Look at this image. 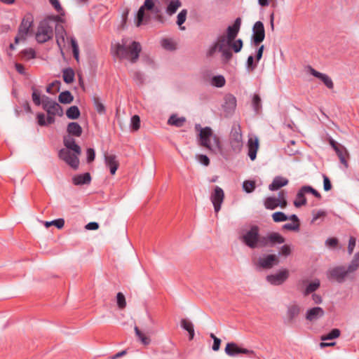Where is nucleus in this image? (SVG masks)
<instances>
[{
    "label": "nucleus",
    "mask_w": 359,
    "mask_h": 359,
    "mask_svg": "<svg viewBox=\"0 0 359 359\" xmlns=\"http://www.w3.org/2000/svg\"><path fill=\"white\" fill-rule=\"evenodd\" d=\"M320 286V282L318 279H316L314 281L310 283L304 290L303 294L304 296H308L309 294L316 291Z\"/></svg>",
    "instance_id": "nucleus-30"
},
{
    "label": "nucleus",
    "mask_w": 359,
    "mask_h": 359,
    "mask_svg": "<svg viewBox=\"0 0 359 359\" xmlns=\"http://www.w3.org/2000/svg\"><path fill=\"white\" fill-rule=\"evenodd\" d=\"M211 83L215 87L222 88L225 85L226 80L222 75L214 76L212 78Z\"/></svg>",
    "instance_id": "nucleus-40"
},
{
    "label": "nucleus",
    "mask_w": 359,
    "mask_h": 359,
    "mask_svg": "<svg viewBox=\"0 0 359 359\" xmlns=\"http://www.w3.org/2000/svg\"><path fill=\"white\" fill-rule=\"evenodd\" d=\"M91 182V176L89 172L76 175L72 177V182L74 185L89 184Z\"/></svg>",
    "instance_id": "nucleus-23"
},
{
    "label": "nucleus",
    "mask_w": 359,
    "mask_h": 359,
    "mask_svg": "<svg viewBox=\"0 0 359 359\" xmlns=\"http://www.w3.org/2000/svg\"><path fill=\"white\" fill-rule=\"evenodd\" d=\"M300 310L299 306L297 304L290 305L287 309V318L285 320V323L287 325L292 324L300 313Z\"/></svg>",
    "instance_id": "nucleus-17"
},
{
    "label": "nucleus",
    "mask_w": 359,
    "mask_h": 359,
    "mask_svg": "<svg viewBox=\"0 0 359 359\" xmlns=\"http://www.w3.org/2000/svg\"><path fill=\"white\" fill-rule=\"evenodd\" d=\"M323 189L325 191H329L332 189V185L330 178L325 174H323Z\"/></svg>",
    "instance_id": "nucleus-61"
},
{
    "label": "nucleus",
    "mask_w": 359,
    "mask_h": 359,
    "mask_svg": "<svg viewBox=\"0 0 359 359\" xmlns=\"http://www.w3.org/2000/svg\"><path fill=\"white\" fill-rule=\"evenodd\" d=\"M161 46L167 50H174L176 49L175 43L169 39H163L161 41Z\"/></svg>",
    "instance_id": "nucleus-41"
},
{
    "label": "nucleus",
    "mask_w": 359,
    "mask_h": 359,
    "mask_svg": "<svg viewBox=\"0 0 359 359\" xmlns=\"http://www.w3.org/2000/svg\"><path fill=\"white\" fill-rule=\"evenodd\" d=\"M49 2L53 6L55 10L61 15H65V11L63 10L58 0H49Z\"/></svg>",
    "instance_id": "nucleus-58"
},
{
    "label": "nucleus",
    "mask_w": 359,
    "mask_h": 359,
    "mask_svg": "<svg viewBox=\"0 0 359 359\" xmlns=\"http://www.w3.org/2000/svg\"><path fill=\"white\" fill-rule=\"evenodd\" d=\"M74 71L70 67L65 69L62 72L63 81L67 84L72 83L74 81Z\"/></svg>",
    "instance_id": "nucleus-32"
},
{
    "label": "nucleus",
    "mask_w": 359,
    "mask_h": 359,
    "mask_svg": "<svg viewBox=\"0 0 359 359\" xmlns=\"http://www.w3.org/2000/svg\"><path fill=\"white\" fill-rule=\"evenodd\" d=\"M127 42L128 40L123 38L121 43H111V55L115 59L119 60L127 59L132 63H135L140 57L142 50L141 45L139 42L133 41L129 46H127Z\"/></svg>",
    "instance_id": "nucleus-3"
},
{
    "label": "nucleus",
    "mask_w": 359,
    "mask_h": 359,
    "mask_svg": "<svg viewBox=\"0 0 359 359\" xmlns=\"http://www.w3.org/2000/svg\"><path fill=\"white\" fill-rule=\"evenodd\" d=\"M62 16L63 15H61L60 14V15H48L43 20H48V22H49V24H51V22H53L64 23L65 19L62 18Z\"/></svg>",
    "instance_id": "nucleus-55"
},
{
    "label": "nucleus",
    "mask_w": 359,
    "mask_h": 359,
    "mask_svg": "<svg viewBox=\"0 0 359 359\" xmlns=\"http://www.w3.org/2000/svg\"><path fill=\"white\" fill-rule=\"evenodd\" d=\"M337 155L338 156L340 162L345 166V168L348 167V163L347 160L346 159V156H349V154L346 150V149L343 146L341 147L338 151H335Z\"/></svg>",
    "instance_id": "nucleus-33"
},
{
    "label": "nucleus",
    "mask_w": 359,
    "mask_h": 359,
    "mask_svg": "<svg viewBox=\"0 0 359 359\" xmlns=\"http://www.w3.org/2000/svg\"><path fill=\"white\" fill-rule=\"evenodd\" d=\"M74 100V96L69 90H65L58 96V101L62 104H70Z\"/></svg>",
    "instance_id": "nucleus-31"
},
{
    "label": "nucleus",
    "mask_w": 359,
    "mask_h": 359,
    "mask_svg": "<svg viewBox=\"0 0 359 359\" xmlns=\"http://www.w3.org/2000/svg\"><path fill=\"white\" fill-rule=\"evenodd\" d=\"M282 229L283 230H289V231H299L300 229V224H295V223H287L285 224Z\"/></svg>",
    "instance_id": "nucleus-59"
},
{
    "label": "nucleus",
    "mask_w": 359,
    "mask_h": 359,
    "mask_svg": "<svg viewBox=\"0 0 359 359\" xmlns=\"http://www.w3.org/2000/svg\"><path fill=\"white\" fill-rule=\"evenodd\" d=\"M55 37H56V41L59 46H60V40L62 41V42L65 41V36L66 34V31L62 25L56 24L55 27Z\"/></svg>",
    "instance_id": "nucleus-28"
},
{
    "label": "nucleus",
    "mask_w": 359,
    "mask_h": 359,
    "mask_svg": "<svg viewBox=\"0 0 359 359\" xmlns=\"http://www.w3.org/2000/svg\"><path fill=\"white\" fill-rule=\"evenodd\" d=\"M256 188V183L253 180H245L243 183V190L248 193H252Z\"/></svg>",
    "instance_id": "nucleus-42"
},
{
    "label": "nucleus",
    "mask_w": 359,
    "mask_h": 359,
    "mask_svg": "<svg viewBox=\"0 0 359 359\" xmlns=\"http://www.w3.org/2000/svg\"><path fill=\"white\" fill-rule=\"evenodd\" d=\"M86 161L88 163H92L95 158V152L94 149L88 148L86 151Z\"/></svg>",
    "instance_id": "nucleus-62"
},
{
    "label": "nucleus",
    "mask_w": 359,
    "mask_h": 359,
    "mask_svg": "<svg viewBox=\"0 0 359 359\" xmlns=\"http://www.w3.org/2000/svg\"><path fill=\"white\" fill-rule=\"evenodd\" d=\"M187 11L186 9L182 10L177 15V24L181 26L184 23L187 19Z\"/></svg>",
    "instance_id": "nucleus-57"
},
{
    "label": "nucleus",
    "mask_w": 359,
    "mask_h": 359,
    "mask_svg": "<svg viewBox=\"0 0 359 359\" xmlns=\"http://www.w3.org/2000/svg\"><path fill=\"white\" fill-rule=\"evenodd\" d=\"M248 155L251 161H255L257 157V153L259 148V142L257 138L253 140L250 138L248 142Z\"/></svg>",
    "instance_id": "nucleus-22"
},
{
    "label": "nucleus",
    "mask_w": 359,
    "mask_h": 359,
    "mask_svg": "<svg viewBox=\"0 0 359 359\" xmlns=\"http://www.w3.org/2000/svg\"><path fill=\"white\" fill-rule=\"evenodd\" d=\"M292 252L291 248L289 245H283L278 252V255L280 256L287 257L290 255Z\"/></svg>",
    "instance_id": "nucleus-60"
},
{
    "label": "nucleus",
    "mask_w": 359,
    "mask_h": 359,
    "mask_svg": "<svg viewBox=\"0 0 359 359\" xmlns=\"http://www.w3.org/2000/svg\"><path fill=\"white\" fill-rule=\"evenodd\" d=\"M231 42H229L228 38L224 35H220L217 38V41L215 43L218 46V50H222L226 48V46L231 45Z\"/></svg>",
    "instance_id": "nucleus-36"
},
{
    "label": "nucleus",
    "mask_w": 359,
    "mask_h": 359,
    "mask_svg": "<svg viewBox=\"0 0 359 359\" xmlns=\"http://www.w3.org/2000/svg\"><path fill=\"white\" fill-rule=\"evenodd\" d=\"M71 46L72 48L73 56L76 60L79 61V48L76 40L72 37L70 40Z\"/></svg>",
    "instance_id": "nucleus-45"
},
{
    "label": "nucleus",
    "mask_w": 359,
    "mask_h": 359,
    "mask_svg": "<svg viewBox=\"0 0 359 359\" xmlns=\"http://www.w3.org/2000/svg\"><path fill=\"white\" fill-rule=\"evenodd\" d=\"M135 331L136 335L138 337L143 344L148 345L150 343V339L144 336V334L139 330L137 326L135 327Z\"/></svg>",
    "instance_id": "nucleus-56"
},
{
    "label": "nucleus",
    "mask_w": 359,
    "mask_h": 359,
    "mask_svg": "<svg viewBox=\"0 0 359 359\" xmlns=\"http://www.w3.org/2000/svg\"><path fill=\"white\" fill-rule=\"evenodd\" d=\"M359 267V262L356 260L355 259H353L351 262L350 264L348 265L347 269L349 271V273L354 272L358 269Z\"/></svg>",
    "instance_id": "nucleus-64"
},
{
    "label": "nucleus",
    "mask_w": 359,
    "mask_h": 359,
    "mask_svg": "<svg viewBox=\"0 0 359 359\" xmlns=\"http://www.w3.org/2000/svg\"><path fill=\"white\" fill-rule=\"evenodd\" d=\"M241 25V19L240 18H237L233 24L230 25L226 29V34H224L227 38L229 42H232L236 38Z\"/></svg>",
    "instance_id": "nucleus-16"
},
{
    "label": "nucleus",
    "mask_w": 359,
    "mask_h": 359,
    "mask_svg": "<svg viewBox=\"0 0 359 359\" xmlns=\"http://www.w3.org/2000/svg\"><path fill=\"white\" fill-rule=\"evenodd\" d=\"M32 101L34 104L36 106H39L42 104V99L41 100V93L39 90L36 88L34 86H32Z\"/></svg>",
    "instance_id": "nucleus-39"
},
{
    "label": "nucleus",
    "mask_w": 359,
    "mask_h": 359,
    "mask_svg": "<svg viewBox=\"0 0 359 359\" xmlns=\"http://www.w3.org/2000/svg\"><path fill=\"white\" fill-rule=\"evenodd\" d=\"M325 314L324 310L321 307H313L308 309L306 313V319L309 321H316Z\"/></svg>",
    "instance_id": "nucleus-19"
},
{
    "label": "nucleus",
    "mask_w": 359,
    "mask_h": 359,
    "mask_svg": "<svg viewBox=\"0 0 359 359\" xmlns=\"http://www.w3.org/2000/svg\"><path fill=\"white\" fill-rule=\"evenodd\" d=\"M21 56L26 60L34 59L36 57V51L32 48H26L21 51Z\"/></svg>",
    "instance_id": "nucleus-44"
},
{
    "label": "nucleus",
    "mask_w": 359,
    "mask_h": 359,
    "mask_svg": "<svg viewBox=\"0 0 359 359\" xmlns=\"http://www.w3.org/2000/svg\"><path fill=\"white\" fill-rule=\"evenodd\" d=\"M67 135L63 137V144L66 148H62L58 151V157L65 161L73 170H76L79 167V158L81 154V149L73 136L80 137L83 130L81 126L76 122H71L67 125Z\"/></svg>",
    "instance_id": "nucleus-1"
},
{
    "label": "nucleus",
    "mask_w": 359,
    "mask_h": 359,
    "mask_svg": "<svg viewBox=\"0 0 359 359\" xmlns=\"http://www.w3.org/2000/svg\"><path fill=\"white\" fill-rule=\"evenodd\" d=\"M196 159L203 165L208 166L210 165V159L208 156L205 154L196 155Z\"/></svg>",
    "instance_id": "nucleus-63"
},
{
    "label": "nucleus",
    "mask_w": 359,
    "mask_h": 359,
    "mask_svg": "<svg viewBox=\"0 0 359 359\" xmlns=\"http://www.w3.org/2000/svg\"><path fill=\"white\" fill-rule=\"evenodd\" d=\"M229 144L234 154L241 153L243 147V141L240 125L232 126L229 135Z\"/></svg>",
    "instance_id": "nucleus-7"
},
{
    "label": "nucleus",
    "mask_w": 359,
    "mask_h": 359,
    "mask_svg": "<svg viewBox=\"0 0 359 359\" xmlns=\"http://www.w3.org/2000/svg\"><path fill=\"white\" fill-rule=\"evenodd\" d=\"M224 193L223 189L221 187L216 186L210 196V200L212 203L214 210L216 213L220 210L221 205L224 201Z\"/></svg>",
    "instance_id": "nucleus-13"
},
{
    "label": "nucleus",
    "mask_w": 359,
    "mask_h": 359,
    "mask_svg": "<svg viewBox=\"0 0 359 359\" xmlns=\"http://www.w3.org/2000/svg\"><path fill=\"white\" fill-rule=\"evenodd\" d=\"M195 130L198 132L197 141L198 145L205 147L210 154H217L222 151V146L219 137L213 134L212 128L209 126L202 128L201 124L196 123Z\"/></svg>",
    "instance_id": "nucleus-4"
},
{
    "label": "nucleus",
    "mask_w": 359,
    "mask_h": 359,
    "mask_svg": "<svg viewBox=\"0 0 359 359\" xmlns=\"http://www.w3.org/2000/svg\"><path fill=\"white\" fill-rule=\"evenodd\" d=\"M224 102L222 105L224 111L231 114L236 107V98L232 94H226L224 97Z\"/></svg>",
    "instance_id": "nucleus-18"
},
{
    "label": "nucleus",
    "mask_w": 359,
    "mask_h": 359,
    "mask_svg": "<svg viewBox=\"0 0 359 359\" xmlns=\"http://www.w3.org/2000/svg\"><path fill=\"white\" fill-rule=\"evenodd\" d=\"M265 38L264 24L261 21L255 23L252 27V42L254 46H258Z\"/></svg>",
    "instance_id": "nucleus-10"
},
{
    "label": "nucleus",
    "mask_w": 359,
    "mask_h": 359,
    "mask_svg": "<svg viewBox=\"0 0 359 359\" xmlns=\"http://www.w3.org/2000/svg\"><path fill=\"white\" fill-rule=\"evenodd\" d=\"M104 162L109 168L111 175H114L119 166V163L116 160V156L114 154L107 155L104 157Z\"/></svg>",
    "instance_id": "nucleus-20"
},
{
    "label": "nucleus",
    "mask_w": 359,
    "mask_h": 359,
    "mask_svg": "<svg viewBox=\"0 0 359 359\" xmlns=\"http://www.w3.org/2000/svg\"><path fill=\"white\" fill-rule=\"evenodd\" d=\"M243 43L242 39H238L236 41H232L231 43V45H229V47H231L233 49V50L236 53H237L241 50V49L243 48Z\"/></svg>",
    "instance_id": "nucleus-53"
},
{
    "label": "nucleus",
    "mask_w": 359,
    "mask_h": 359,
    "mask_svg": "<svg viewBox=\"0 0 359 359\" xmlns=\"http://www.w3.org/2000/svg\"><path fill=\"white\" fill-rule=\"evenodd\" d=\"M186 118L184 116L178 117L177 114H172L168 120V124L180 128L184 126Z\"/></svg>",
    "instance_id": "nucleus-26"
},
{
    "label": "nucleus",
    "mask_w": 359,
    "mask_h": 359,
    "mask_svg": "<svg viewBox=\"0 0 359 359\" xmlns=\"http://www.w3.org/2000/svg\"><path fill=\"white\" fill-rule=\"evenodd\" d=\"M285 238L278 232H270L266 236L259 234V227L252 225L242 236V241L251 249L272 248L285 242Z\"/></svg>",
    "instance_id": "nucleus-2"
},
{
    "label": "nucleus",
    "mask_w": 359,
    "mask_h": 359,
    "mask_svg": "<svg viewBox=\"0 0 359 359\" xmlns=\"http://www.w3.org/2000/svg\"><path fill=\"white\" fill-rule=\"evenodd\" d=\"M52 225L55 226L58 229H61L65 225V220L62 218H59L57 219H54L51 222H45V226L46 227H49Z\"/></svg>",
    "instance_id": "nucleus-46"
},
{
    "label": "nucleus",
    "mask_w": 359,
    "mask_h": 359,
    "mask_svg": "<svg viewBox=\"0 0 359 359\" xmlns=\"http://www.w3.org/2000/svg\"><path fill=\"white\" fill-rule=\"evenodd\" d=\"M257 63L258 62H257V61H254V57L252 55H249L246 62V68L248 71H254L257 68Z\"/></svg>",
    "instance_id": "nucleus-52"
},
{
    "label": "nucleus",
    "mask_w": 359,
    "mask_h": 359,
    "mask_svg": "<svg viewBox=\"0 0 359 359\" xmlns=\"http://www.w3.org/2000/svg\"><path fill=\"white\" fill-rule=\"evenodd\" d=\"M264 207L267 210H275L280 206L278 199L274 196L266 197L264 203Z\"/></svg>",
    "instance_id": "nucleus-29"
},
{
    "label": "nucleus",
    "mask_w": 359,
    "mask_h": 359,
    "mask_svg": "<svg viewBox=\"0 0 359 359\" xmlns=\"http://www.w3.org/2000/svg\"><path fill=\"white\" fill-rule=\"evenodd\" d=\"M181 6L182 2L180 0H171L166 7L165 12L168 15L171 16L175 14Z\"/></svg>",
    "instance_id": "nucleus-27"
},
{
    "label": "nucleus",
    "mask_w": 359,
    "mask_h": 359,
    "mask_svg": "<svg viewBox=\"0 0 359 359\" xmlns=\"http://www.w3.org/2000/svg\"><path fill=\"white\" fill-rule=\"evenodd\" d=\"M289 276V271L286 269H283L275 274L268 275L266 279L273 285H280L287 280Z\"/></svg>",
    "instance_id": "nucleus-12"
},
{
    "label": "nucleus",
    "mask_w": 359,
    "mask_h": 359,
    "mask_svg": "<svg viewBox=\"0 0 359 359\" xmlns=\"http://www.w3.org/2000/svg\"><path fill=\"white\" fill-rule=\"evenodd\" d=\"M34 22L33 15L28 13L22 20V22L18 27V35L21 37H25L29 32V28L32 26Z\"/></svg>",
    "instance_id": "nucleus-15"
},
{
    "label": "nucleus",
    "mask_w": 359,
    "mask_h": 359,
    "mask_svg": "<svg viewBox=\"0 0 359 359\" xmlns=\"http://www.w3.org/2000/svg\"><path fill=\"white\" fill-rule=\"evenodd\" d=\"M116 303L120 309H123L126 306V302L124 294L122 292H118L116 294Z\"/></svg>",
    "instance_id": "nucleus-51"
},
{
    "label": "nucleus",
    "mask_w": 359,
    "mask_h": 359,
    "mask_svg": "<svg viewBox=\"0 0 359 359\" xmlns=\"http://www.w3.org/2000/svg\"><path fill=\"white\" fill-rule=\"evenodd\" d=\"M218 51L222 53V59L225 63L229 62L231 60L233 54L229 48H226L222 50Z\"/></svg>",
    "instance_id": "nucleus-54"
},
{
    "label": "nucleus",
    "mask_w": 359,
    "mask_h": 359,
    "mask_svg": "<svg viewBox=\"0 0 359 359\" xmlns=\"http://www.w3.org/2000/svg\"><path fill=\"white\" fill-rule=\"evenodd\" d=\"M225 353L229 356H235L239 353L247 354L250 356L255 355L253 351L241 348L234 342H230L226 344Z\"/></svg>",
    "instance_id": "nucleus-14"
},
{
    "label": "nucleus",
    "mask_w": 359,
    "mask_h": 359,
    "mask_svg": "<svg viewBox=\"0 0 359 359\" xmlns=\"http://www.w3.org/2000/svg\"><path fill=\"white\" fill-rule=\"evenodd\" d=\"M289 180L282 176H276L269 186L270 191H277L279 189L287 185Z\"/></svg>",
    "instance_id": "nucleus-21"
},
{
    "label": "nucleus",
    "mask_w": 359,
    "mask_h": 359,
    "mask_svg": "<svg viewBox=\"0 0 359 359\" xmlns=\"http://www.w3.org/2000/svg\"><path fill=\"white\" fill-rule=\"evenodd\" d=\"M61 82L58 80L53 81L46 87V92L50 94H54L60 91Z\"/></svg>",
    "instance_id": "nucleus-37"
},
{
    "label": "nucleus",
    "mask_w": 359,
    "mask_h": 359,
    "mask_svg": "<svg viewBox=\"0 0 359 359\" xmlns=\"http://www.w3.org/2000/svg\"><path fill=\"white\" fill-rule=\"evenodd\" d=\"M130 127L133 131H137L140 128V118L138 115H134L131 117Z\"/></svg>",
    "instance_id": "nucleus-49"
},
{
    "label": "nucleus",
    "mask_w": 359,
    "mask_h": 359,
    "mask_svg": "<svg viewBox=\"0 0 359 359\" xmlns=\"http://www.w3.org/2000/svg\"><path fill=\"white\" fill-rule=\"evenodd\" d=\"M305 195V192L302 191V188L301 187L297 193L296 199L293 202L296 208H300L306 205L307 199Z\"/></svg>",
    "instance_id": "nucleus-25"
},
{
    "label": "nucleus",
    "mask_w": 359,
    "mask_h": 359,
    "mask_svg": "<svg viewBox=\"0 0 359 359\" xmlns=\"http://www.w3.org/2000/svg\"><path fill=\"white\" fill-rule=\"evenodd\" d=\"M302 191L305 192V194H311L313 195L316 198L318 199H321L322 196L321 194L313 187L309 185H304L302 187Z\"/></svg>",
    "instance_id": "nucleus-43"
},
{
    "label": "nucleus",
    "mask_w": 359,
    "mask_h": 359,
    "mask_svg": "<svg viewBox=\"0 0 359 359\" xmlns=\"http://www.w3.org/2000/svg\"><path fill=\"white\" fill-rule=\"evenodd\" d=\"M94 107L99 114H104L106 113V108L104 105L101 102L100 99L98 97H93Z\"/></svg>",
    "instance_id": "nucleus-38"
},
{
    "label": "nucleus",
    "mask_w": 359,
    "mask_h": 359,
    "mask_svg": "<svg viewBox=\"0 0 359 359\" xmlns=\"http://www.w3.org/2000/svg\"><path fill=\"white\" fill-rule=\"evenodd\" d=\"M180 325L182 329L188 332L189 339L192 340L195 335L193 323L188 319L182 318L180 321Z\"/></svg>",
    "instance_id": "nucleus-24"
},
{
    "label": "nucleus",
    "mask_w": 359,
    "mask_h": 359,
    "mask_svg": "<svg viewBox=\"0 0 359 359\" xmlns=\"http://www.w3.org/2000/svg\"><path fill=\"white\" fill-rule=\"evenodd\" d=\"M279 262L278 257L276 255L267 254L258 259L257 265L262 269H271L278 265Z\"/></svg>",
    "instance_id": "nucleus-9"
},
{
    "label": "nucleus",
    "mask_w": 359,
    "mask_h": 359,
    "mask_svg": "<svg viewBox=\"0 0 359 359\" xmlns=\"http://www.w3.org/2000/svg\"><path fill=\"white\" fill-rule=\"evenodd\" d=\"M321 81L325 84V86L329 89L334 88V83L332 79L327 74H323L320 78L319 79Z\"/></svg>",
    "instance_id": "nucleus-50"
},
{
    "label": "nucleus",
    "mask_w": 359,
    "mask_h": 359,
    "mask_svg": "<svg viewBox=\"0 0 359 359\" xmlns=\"http://www.w3.org/2000/svg\"><path fill=\"white\" fill-rule=\"evenodd\" d=\"M53 37V25L48 20H41L38 26L35 39L39 43H44Z\"/></svg>",
    "instance_id": "nucleus-6"
},
{
    "label": "nucleus",
    "mask_w": 359,
    "mask_h": 359,
    "mask_svg": "<svg viewBox=\"0 0 359 359\" xmlns=\"http://www.w3.org/2000/svg\"><path fill=\"white\" fill-rule=\"evenodd\" d=\"M149 11L155 15V18L160 22H164V18L161 14V8L156 4L155 0H145L137 12L135 17V25L140 27L144 22L149 21V17L146 16L145 11Z\"/></svg>",
    "instance_id": "nucleus-5"
},
{
    "label": "nucleus",
    "mask_w": 359,
    "mask_h": 359,
    "mask_svg": "<svg viewBox=\"0 0 359 359\" xmlns=\"http://www.w3.org/2000/svg\"><path fill=\"white\" fill-rule=\"evenodd\" d=\"M348 273L349 271L345 266H336L328 271L327 278L330 280H334L339 283H342Z\"/></svg>",
    "instance_id": "nucleus-11"
},
{
    "label": "nucleus",
    "mask_w": 359,
    "mask_h": 359,
    "mask_svg": "<svg viewBox=\"0 0 359 359\" xmlns=\"http://www.w3.org/2000/svg\"><path fill=\"white\" fill-rule=\"evenodd\" d=\"M272 219L275 222H281L287 221L288 217L283 212H276L272 214Z\"/></svg>",
    "instance_id": "nucleus-48"
},
{
    "label": "nucleus",
    "mask_w": 359,
    "mask_h": 359,
    "mask_svg": "<svg viewBox=\"0 0 359 359\" xmlns=\"http://www.w3.org/2000/svg\"><path fill=\"white\" fill-rule=\"evenodd\" d=\"M278 203H280V207L281 208H285L287 205V201L286 199V192L283 190L278 192Z\"/></svg>",
    "instance_id": "nucleus-47"
},
{
    "label": "nucleus",
    "mask_w": 359,
    "mask_h": 359,
    "mask_svg": "<svg viewBox=\"0 0 359 359\" xmlns=\"http://www.w3.org/2000/svg\"><path fill=\"white\" fill-rule=\"evenodd\" d=\"M42 107L48 115H57L58 116L63 115L62 107L55 101L44 95L42 96Z\"/></svg>",
    "instance_id": "nucleus-8"
},
{
    "label": "nucleus",
    "mask_w": 359,
    "mask_h": 359,
    "mask_svg": "<svg viewBox=\"0 0 359 359\" xmlns=\"http://www.w3.org/2000/svg\"><path fill=\"white\" fill-rule=\"evenodd\" d=\"M66 115L68 118L74 120L77 119L80 116L81 112L79 107L74 105L67 109Z\"/></svg>",
    "instance_id": "nucleus-34"
},
{
    "label": "nucleus",
    "mask_w": 359,
    "mask_h": 359,
    "mask_svg": "<svg viewBox=\"0 0 359 359\" xmlns=\"http://www.w3.org/2000/svg\"><path fill=\"white\" fill-rule=\"evenodd\" d=\"M340 334L341 331L337 328H334L327 334L322 335L320 339L322 341L332 340L338 338Z\"/></svg>",
    "instance_id": "nucleus-35"
}]
</instances>
